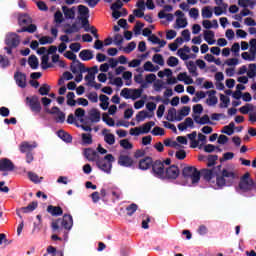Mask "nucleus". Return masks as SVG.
I'll return each mask as SVG.
<instances>
[{
  "mask_svg": "<svg viewBox=\"0 0 256 256\" xmlns=\"http://www.w3.org/2000/svg\"><path fill=\"white\" fill-rule=\"evenodd\" d=\"M152 174L158 179H165V165H163V161L156 160L152 162Z\"/></svg>",
  "mask_w": 256,
  "mask_h": 256,
  "instance_id": "obj_9",
  "label": "nucleus"
},
{
  "mask_svg": "<svg viewBox=\"0 0 256 256\" xmlns=\"http://www.w3.org/2000/svg\"><path fill=\"white\" fill-rule=\"evenodd\" d=\"M75 117L77 119H80V121H83V117H85V109L83 108H77L74 113Z\"/></svg>",
  "mask_w": 256,
  "mask_h": 256,
  "instance_id": "obj_57",
  "label": "nucleus"
},
{
  "mask_svg": "<svg viewBox=\"0 0 256 256\" xmlns=\"http://www.w3.org/2000/svg\"><path fill=\"white\" fill-rule=\"evenodd\" d=\"M153 165V158L146 156L145 158L141 159L138 164V169L141 171H147L148 169H151Z\"/></svg>",
  "mask_w": 256,
  "mask_h": 256,
  "instance_id": "obj_18",
  "label": "nucleus"
},
{
  "mask_svg": "<svg viewBox=\"0 0 256 256\" xmlns=\"http://www.w3.org/2000/svg\"><path fill=\"white\" fill-rule=\"evenodd\" d=\"M167 65L169 67H177L179 65V59L175 56H170L167 60Z\"/></svg>",
  "mask_w": 256,
  "mask_h": 256,
  "instance_id": "obj_50",
  "label": "nucleus"
},
{
  "mask_svg": "<svg viewBox=\"0 0 256 256\" xmlns=\"http://www.w3.org/2000/svg\"><path fill=\"white\" fill-rule=\"evenodd\" d=\"M187 69L192 77H199V72H197V65H195V62L189 61L187 63Z\"/></svg>",
  "mask_w": 256,
  "mask_h": 256,
  "instance_id": "obj_31",
  "label": "nucleus"
},
{
  "mask_svg": "<svg viewBox=\"0 0 256 256\" xmlns=\"http://www.w3.org/2000/svg\"><path fill=\"white\" fill-rule=\"evenodd\" d=\"M78 19H83L86 17V19H89V7L85 5H79L78 6Z\"/></svg>",
  "mask_w": 256,
  "mask_h": 256,
  "instance_id": "obj_28",
  "label": "nucleus"
},
{
  "mask_svg": "<svg viewBox=\"0 0 256 256\" xmlns=\"http://www.w3.org/2000/svg\"><path fill=\"white\" fill-rule=\"evenodd\" d=\"M176 25H177L178 29H185V27H187V25H188L187 19L186 18H177Z\"/></svg>",
  "mask_w": 256,
  "mask_h": 256,
  "instance_id": "obj_49",
  "label": "nucleus"
},
{
  "mask_svg": "<svg viewBox=\"0 0 256 256\" xmlns=\"http://www.w3.org/2000/svg\"><path fill=\"white\" fill-rule=\"evenodd\" d=\"M135 47H137V44L135 42H130L124 48V51H125V53H131L132 51H135Z\"/></svg>",
  "mask_w": 256,
  "mask_h": 256,
  "instance_id": "obj_63",
  "label": "nucleus"
},
{
  "mask_svg": "<svg viewBox=\"0 0 256 256\" xmlns=\"http://www.w3.org/2000/svg\"><path fill=\"white\" fill-rule=\"evenodd\" d=\"M54 21L58 25H60V23L63 21V13H61V11L55 12V14H54Z\"/></svg>",
  "mask_w": 256,
  "mask_h": 256,
  "instance_id": "obj_62",
  "label": "nucleus"
},
{
  "mask_svg": "<svg viewBox=\"0 0 256 256\" xmlns=\"http://www.w3.org/2000/svg\"><path fill=\"white\" fill-rule=\"evenodd\" d=\"M167 121H177V109L170 108L168 110Z\"/></svg>",
  "mask_w": 256,
  "mask_h": 256,
  "instance_id": "obj_40",
  "label": "nucleus"
},
{
  "mask_svg": "<svg viewBox=\"0 0 256 256\" xmlns=\"http://www.w3.org/2000/svg\"><path fill=\"white\" fill-rule=\"evenodd\" d=\"M113 161H115V157L112 154H107L104 158H99L96 162L98 169L104 171V173H111V169H113Z\"/></svg>",
  "mask_w": 256,
  "mask_h": 256,
  "instance_id": "obj_7",
  "label": "nucleus"
},
{
  "mask_svg": "<svg viewBox=\"0 0 256 256\" xmlns=\"http://www.w3.org/2000/svg\"><path fill=\"white\" fill-rule=\"evenodd\" d=\"M89 115L92 123H99L101 121V112L96 108L91 109Z\"/></svg>",
  "mask_w": 256,
  "mask_h": 256,
  "instance_id": "obj_27",
  "label": "nucleus"
},
{
  "mask_svg": "<svg viewBox=\"0 0 256 256\" xmlns=\"http://www.w3.org/2000/svg\"><path fill=\"white\" fill-rule=\"evenodd\" d=\"M11 65V62L9 61V58L5 55H0V67L2 69H7Z\"/></svg>",
  "mask_w": 256,
  "mask_h": 256,
  "instance_id": "obj_38",
  "label": "nucleus"
},
{
  "mask_svg": "<svg viewBox=\"0 0 256 256\" xmlns=\"http://www.w3.org/2000/svg\"><path fill=\"white\" fill-rule=\"evenodd\" d=\"M120 145L123 147V149H133V144H131V142H129L127 139L121 140Z\"/></svg>",
  "mask_w": 256,
  "mask_h": 256,
  "instance_id": "obj_64",
  "label": "nucleus"
},
{
  "mask_svg": "<svg viewBox=\"0 0 256 256\" xmlns=\"http://www.w3.org/2000/svg\"><path fill=\"white\" fill-rule=\"evenodd\" d=\"M35 147H37V144H30L29 142L24 141L19 146L20 153H31Z\"/></svg>",
  "mask_w": 256,
  "mask_h": 256,
  "instance_id": "obj_22",
  "label": "nucleus"
},
{
  "mask_svg": "<svg viewBox=\"0 0 256 256\" xmlns=\"http://www.w3.org/2000/svg\"><path fill=\"white\" fill-rule=\"evenodd\" d=\"M102 121L108 125V127H115V120L113 118L109 117L108 113H104L102 115Z\"/></svg>",
  "mask_w": 256,
  "mask_h": 256,
  "instance_id": "obj_36",
  "label": "nucleus"
},
{
  "mask_svg": "<svg viewBox=\"0 0 256 256\" xmlns=\"http://www.w3.org/2000/svg\"><path fill=\"white\" fill-rule=\"evenodd\" d=\"M204 41H206L208 45H215V32L212 30L204 31Z\"/></svg>",
  "mask_w": 256,
  "mask_h": 256,
  "instance_id": "obj_24",
  "label": "nucleus"
},
{
  "mask_svg": "<svg viewBox=\"0 0 256 256\" xmlns=\"http://www.w3.org/2000/svg\"><path fill=\"white\" fill-rule=\"evenodd\" d=\"M152 135H154L155 137L160 135L162 137L163 135H165V129H163L159 126H156L152 130Z\"/></svg>",
  "mask_w": 256,
  "mask_h": 256,
  "instance_id": "obj_55",
  "label": "nucleus"
},
{
  "mask_svg": "<svg viewBox=\"0 0 256 256\" xmlns=\"http://www.w3.org/2000/svg\"><path fill=\"white\" fill-rule=\"evenodd\" d=\"M37 207H39V203L37 201H33L30 204H28V206L17 209L16 215H18L20 219H23L21 213H33V211H35Z\"/></svg>",
  "mask_w": 256,
  "mask_h": 256,
  "instance_id": "obj_13",
  "label": "nucleus"
},
{
  "mask_svg": "<svg viewBox=\"0 0 256 256\" xmlns=\"http://www.w3.org/2000/svg\"><path fill=\"white\" fill-rule=\"evenodd\" d=\"M57 136L59 137V139H62V141H64V143H72L73 142V136H71V134H69L65 130H58Z\"/></svg>",
  "mask_w": 256,
  "mask_h": 256,
  "instance_id": "obj_23",
  "label": "nucleus"
},
{
  "mask_svg": "<svg viewBox=\"0 0 256 256\" xmlns=\"http://www.w3.org/2000/svg\"><path fill=\"white\" fill-rule=\"evenodd\" d=\"M84 155L88 161H95L96 163L101 158L99 156V153H97V151L93 150L92 148H86L84 151Z\"/></svg>",
  "mask_w": 256,
  "mask_h": 256,
  "instance_id": "obj_19",
  "label": "nucleus"
},
{
  "mask_svg": "<svg viewBox=\"0 0 256 256\" xmlns=\"http://www.w3.org/2000/svg\"><path fill=\"white\" fill-rule=\"evenodd\" d=\"M79 57L82 61H91L93 59V51L84 49L79 53Z\"/></svg>",
  "mask_w": 256,
  "mask_h": 256,
  "instance_id": "obj_30",
  "label": "nucleus"
},
{
  "mask_svg": "<svg viewBox=\"0 0 256 256\" xmlns=\"http://www.w3.org/2000/svg\"><path fill=\"white\" fill-rule=\"evenodd\" d=\"M202 17L203 19H211V17H213V11L209 9V6L202 9Z\"/></svg>",
  "mask_w": 256,
  "mask_h": 256,
  "instance_id": "obj_44",
  "label": "nucleus"
},
{
  "mask_svg": "<svg viewBox=\"0 0 256 256\" xmlns=\"http://www.w3.org/2000/svg\"><path fill=\"white\" fill-rule=\"evenodd\" d=\"M20 43L21 39H19V35L10 33L5 38L6 47H4V51H6L8 55H13V49H17Z\"/></svg>",
  "mask_w": 256,
  "mask_h": 256,
  "instance_id": "obj_5",
  "label": "nucleus"
},
{
  "mask_svg": "<svg viewBox=\"0 0 256 256\" xmlns=\"http://www.w3.org/2000/svg\"><path fill=\"white\" fill-rule=\"evenodd\" d=\"M122 7H123V2L121 0H117L111 5L110 9L112 11H119V9H121Z\"/></svg>",
  "mask_w": 256,
  "mask_h": 256,
  "instance_id": "obj_59",
  "label": "nucleus"
},
{
  "mask_svg": "<svg viewBox=\"0 0 256 256\" xmlns=\"http://www.w3.org/2000/svg\"><path fill=\"white\" fill-rule=\"evenodd\" d=\"M240 113H242V115H247L249 114V111H253V104H246L242 107L239 108Z\"/></svg>",
  "mask_w": 256,
  "mask_h": 256,
  "instance_id": "obj_47",
  "label": "nucleus"
},
{
  "mask_svg": "<svg viewBox=\"0 0 256 256\" xmlns=\"http://www.w3.org/2000/svg\"><path fill=\"white\" fill-rule=\"evenodd\" d=\"M236 177L235 172L227 170L226 168H220V172H218V177L216 178V184L218 187H225L227 181L233 182Z\"/></svg>",
  "mask_w": 256,
  "mask_h": 256,
  "instance_id": "obj_3",
  "label": "nucleus"
},
{
  "mask_svg": "<svg viewBox=\"0 0 256 256\" xmlns=\"http://www.w3.org/2000/svg\"><path fill=\"white\" fill-rule=\"evenodd\" d=\"M72 227L73 216H71V214H64L63 218H59L51 224L53 233H61L63 229L71 231Z\"/></svg>",
  "mask_w": 256,
  "mask_h": 256,
  "instance_id": "obj_1",
  "label": "nucleus"
},
{
  "mask_svg": "<svg viewBox=\"0 0 256 256\" xmlns=\"http://www.w3.org/2000/svg\"><path fill=\"white\" fill-rule=\"evenodd\" d=\"M152 60L154 63H157V65H165V60L163 59V55L161 54H155Z\"/></svg>",
  "mask_w": 256,
  "mask_h": 256,
  "instance_id": "obj_51",
  "label": "nucleus"
},
{
  "mask_svg": "<svg viewBox=\"0 0 256 256\" xmlns=\"http://www.w3.org/2000/svg\"><path fill=\"white\" fill-rule=\"evenodd\" d=\"M222 167V165H218L213 169H203L201 173L204 181H207L209 183L211 179H215V177L217 179L219 173H221Z\"/></svg>",
  "mask_w": 256,
  "mask_h": 256,
  "instance_id": "obj_8",
  "label": "nucleus"
},
{
  "mask_svg": "<svg viewBox=\"0 0 256 256\" xmlns=\"http://www.w3.org/2000/svg\"><path fill=\"white\" fill-rule=\"evenodd\" d=\"M191 113V107L184 106L180 110H178L177 121H183V118L187 117Z\"/></svg>",
  "mask_w": 256,
  "mask_h": 256,
  "instance_id": "obj_26",
  "label": "nucleus"
},
{
  "mask_svg": "<svg viewBox=\"0 0 256 256\" xmlns=\"http://www.w3.org/2000/svg\"><path fill=\"white\" fill-rule=\"evenodd\" d=\"M206 95H208V99L206 100L207 105L209 107L215 106L217 103H219V99L217 98V91L216 90H209L206 92Z\"/></svg>",
  "mask_w": 256,
  "mask_h": 256,
  "instance_id": "obj_20",
  "label": "nucleus"
},
{
  "mask_svg": "<svg viewBox=\"0 0 256 256\" xmlns=\"http://www.w3.org/2000/svg\"><path fill=\"white\" fill-rule=\"evenodd\" d=\"M107 131L109 130L104 129L102 131L105 143H107L108 145H115V135H113L112 133H107Z\"/></svg>",
  "mask_w": 256,
  "mask_h": 256,
  "instance_id": "obj_29",
  "label": "nucleus"
},
{
  "mask_svg": "<svg viewBox=\"0 0 256 256\" xmlns=\"http://www.w3.org/2000/svg\"><path fill=\"white\" fill-rule=\"evenodd\" d=\"M247 75L250 79L256 77V64H249V70L247 72Z\"/></svg>",
  "mask_w": 256,
  "mask_h": 256,
  "instance_id": "obj_53",
  "label": "nucleus"
},
{
  "mask_svg": "<svg viewBox=\"0 0 256 256\" xmlns=\"http://www.w3.org/2000/svg\"><path fill=\"white\" fill-rule=\"evenodd\" d=\"M26 103L30 107L32 113H41V102L39 101V96L33 95L32 97H26Z\"/></svg>",
  "mask_w": 256,
  "mask_h": 256,
  "instance_id": "obj_10",
  "label": "nucleus"
},
{
  "mask_svg": "<svg viewBox=\"0 0 256 256\" xmlns=\"http://www.w3.org/2000/svg\"><path fill=\"white\" fill-rule=\"evenodd\" d=\"M14 80L16 85H18V87L21 89H25L27 87V75H25V73L16 72L14 74Z\"/></svg>",
  "mask_w": 256,
  "mask_h": 256,
  "instance_id": "obj_15",
  "label": "nucleus"
},
{
  "mask_svg": "<svg viewBox=\"0 0 256 256\" xmlns=\"http://www.w3.org/2000/svg\"><path fill=\"white\" fill-rule=\"evenodd\" d=\"M87 98L89 99V101H91V103H98L99 101V96L97 95V92H90L87 95Z\"/></svg>",
  "mask_w": 256,
  "mask_h": 256,
  "instance_id": "obj_58",
  "label": "nucleus"
},
{
  "mask_svg": "<svg viewBox=\"0 0 256 256\" xmlns=\"http://www.w3.org/2000/svg\"><path fill=\"white\" fill-rule=\"evenodd\" d=\"M137 209H138L137 204H135V203L130 204V205L126 208L128 217H131V216L135 213V211H137Z\"/></svg>",
  "mask_w": 256,
  "mask_h": 256,
  "instance_id": "obj_52",
  "label": "nucleus"
},
{
  "mask_svg": "<svg viewBox=\"0 0 256 256\" xmlns=\"http://www.w3.org/2000/svg\"><path fill=\"white\" fill-rule=\"evenodd\" d=\"M50 91H51V86L48 84H42L41 87L38 89L39 95H42V96L49 95Z\"/></svg>",
  "mask_w": 256,
  "mask_h": 256,
  "instance_id": "obj_37",
  "label": "nucleus"
},
{
  "mask_svg": "<svg viewBox=\"0 0 256 256\" xmlns=\"http://www.w3.org/2000/svg\"><path fill=\"white\" fill-rule=\"evenodd\" d=\"M47 213H50L52 217H61L63 215V208L61 206L49 205L47 207Z\"/></svg>",
  "mask_w": 256,
  "mask_h": 256,
  "instance_id": "obj_21",
  "label": "nucleus"
},
{
  "mask_svg": "<svg viewBox=\"0 0 256 256\" xmlns=\"http://www.w3.org/2000/svg\"><path fill=\"white\" fill-rule=\"evenodd\" d=\"M0 171H15V164L9 158L0 159Z\"/></svg>",
  "mask_w": 256,
  "mask_h": 256,
  "instance_id": "obj_17",
  "label": "nucleus"
},
{
  "mask_svg": "<svg viewBox=\"0 0 256 256\" xmlns=\"http://www.w3.org/2000/svg\"><path fill=\"white\" fill-rule=\"evenodd\" d=\"M158 18L159 19H166L167 21L171 22V21H173L174 16L171 13L166 14L165 11L161 10L158 13Z\"/></svg>",
  "mask_w": 256,
  "mask_h": 256,
  "instance_id": "obj_43",
  "label": "nucleus"
},
{
  "mask_svg": "<svg viewBox=\"0 0 256 256\" xmlns=\"http://www.w3.org/2000/svg\"><path fill=\"white\" fill-rule=\"evenodd\" d=\"M54 39L51 38V36H42L40 39H39V43L40 45H51V43H53Z\"/></svg>",
  "mask_w": 256,
  "mask_h": 256,
  "instance_id": "obj_48",
  "label": "nucleus"
},
{
  "mask_svg": "<svg viewBox=\"0 0 256 256\" xmlns=\"http://www.w3.org/2000/svg\"><path fill=\"white\" fill-rule=\"evenodd\" d=\"M114 43L117 47H121L123 45V36L121 34H115Z\"/></svg>",
  "mask_w": 256,
  "mask_h": 256,
  "instance_id": "obj_61",
  "label": "nucleus"
},
{
  "mask_svg": "<svg viewBox=\"0 0 256 256\" xmlns=\"http://www.w3.org/2000/svg\"><path fill=\"white\" fill-rule=\"evenodd\" d=\"M18 23L22 28L17 30V33H35L37 31V25L33 24V18L29 14H20Z\"/></svg>",
  "mask_w": 256,
  "mask_h": 256,
  "instance_id": "obj_2",
  "label": "nucleus"
},
{
  "mask_svg": "<svg viewBox=\"0 0 256 256\" xmlns=\"http://www.w3.org/2000/svg\"><path fill=\"white\" fill-rule=\"evenodd\" d=\"M135 161L129 155H120L118 157V165L121 167H133Z\"/></svg>",
  "mask_w": 256,
  "mask_h": 256,
  "instance_id": "obj_16",
  "label": "nucleus"
},
{
  "mask_svg": "<svg viewBox=\"0 0 256 256\" xmlns=\"http://www.w3.org/2000/svg\"><path fill=\"white\" fill-rule=\"evenodd\" d=\"M131 99L133 101H135L136 99H139V97H141V95H143V89H131Z\"/></svg>",
  "mask_w": 256,
  "mask_h": 256,
  "instance_id": "obj_46",
  "label": "nucleus"
},
{
  "mask_svg": "<svg viewBox=\"0 0 256 256\" xmlns=\"http://www.w3.org/2000/svg\"><path fill=\"white\" fill-rule=\"evenodd\" d=\"M179 167L176 165H171L170 167L164 170V179H177L179 177Z\"/></svg>",
  "mask_w": 256,
  "mask_h": 256,
  "instance_id": "obj_14",
  "label": "nucleus"
},
{
  "mask_svg": "<svg viewBox=\"0 0 256 256\" xmlns=\"http://www.w3.org/2000/svg\"><path fill=\"white\" fill-rule=\"evenodd\" d=\"M82 142L84 145H91L93 143V136L91 135V133L82 134Z\"/></svg>",
  "mask_w": 256,
  "mask_h": 256,
  "instance_id": "obj_42",
  "label": "nucleus"
},
{
  "mask_svg": "<svg viewBox=\"0 0 256 256\" xmlns=\"http://www.w3.org/2000/svg\"><path fill=\"white\" fill-rule=\"evenodd\" d=\"M47 253L52 256H63V252L61 250H57V248L53 246L47 247Z\"/></svg>",
  "mask_w": 256,
  "mask_h": 256,
  "instance_id": "obj_39",
  "label": "nucleus"
},
{
  "mask_svg": "<svg viewBox=\"0 0 256 256\" xmlns=\"http://www.w3.org/2000/svg\"><path fill=\"white\" fill-rule=\"evenodd\" d=\"M224 129H229V131H221L225 135H233L235 133V122H230L229 125L224 126Z\"/></svg>",
  "mask_w": 256,
  "mask_h": 256,
  "instance_id": "obj_41",
  "label": "nucleus"
},
{
  "mask_svg": "<svg viewBox=\"0 0 256 256\" xmlns=\"http://www.w3.org/2000/svg\"><path fill=\"white\" fill-rule=\"evenodd\" d=\"M121 97H124V99H131V89L130 88H124L120 92Z\"/></svg>",
  "mask_w": 256,
  "mask_h": 256,
  "instance_id": "obj_60",
  "label": "nucleus"
},
{
  "mask_svg": "<svg viewBox=\"0 0 256 256\" xmlns=\"http://www.w3.org/2000/svg\"><path fill=\"white\" fill-rule=\"evenodd\" d=\"M62 11L66 19H75V11H76L75 6H73L72 8H69L67 6H62Z\"/></svg>",
  "mask_w": 256,
  "mask_h": 256,
  "instance_id": "obj_25",
  "label": "nucleus"
},
{
  "mask_svg": "<svg viewBox=\"0 0 256 256\" xmlns=\"http://www.w3.org/2000/svg\"><path fill=\"white\" fill-rule=\"evenodd\" d=\"M217 159H219V156L217 155H209L208 156V163H207V167H213L215 166V163H217Z\"/></svg>",
  "mask_w": 256,
  "mask_h": 256,
  "instance_id": "obj_54",
  "label": "nucleus"
},
{
  "mask_svg": "<svg viewBox=\"0 0 256 256\" xmlns=\"http://www.w3.org/2000/svg\"><path fill=\"white\" fill-rule=\"evenodd\" d=\"M144 71H149L150 73H154V71H159V66L153 65V63L151 61H147L144 64Z\"/></svg>",
  "mask_w": 256,
  "mask_h": 256,
  "instance_id": "obj_35",
  "label": "nucleus"
},
{
  "mask_svg": "<svg viewBox=\"0 0 256 256\" xmlns=\"http://www.w3.org/2000/svg\"><path fill=\"white\" fill-rule=\"evenodd\" d=\"M70 71H72L74 75H77V73L79 72L87 73V71H89V68L85 67V64L81 63V61L74 60V62H72L70 66Z\"/></svg>",
  "mask_w": 256,
  "mask_h": 256,
  "instance_id": "obj_12",
  "label": "nucleus"
},
{
  "mask_svg": "<svg viewBox=\"0 0 256 256\" xmlns=\"http://www.w3.org/2000/svg\"><path fill=\"white\" fill-rule=\"evenodd\" d=\"M220 108H227L229 107V103H231V99L228 96H225L224 94H220Z\"/></svg>",
  "mask_w": 256,
  "mask_h": 256,
  "instance_id": "obj_34",
  "label": "nucleus"
},
{
  "mask_svg": "<svg viewBox=\"0 0 256 256\" xmlns=\"http://www.w3.org/2000/svg\"><path fill=\"white\" fill-rule=\"evenodd\" d=\"M79 21H81V25L84 28V31L89 32L90 28L89 27V18L84 17V18H79Z\"/></svg>",
  "mask_w": 256,
  "mask_h": 256,
  "instance_id": "obj_56",
  "label": "nucleus"
},
{
  "mask_svg": "<svg viewBox=\"0 0 256 256\" xmlns=\"http://www.w3.org/2000/svg\"><path fill=\"white\" fill-rule=\"evenodd\" d=\"M253 187H255V181L251 179V174L246 172L242 177H240V181L238 184V188L236 191H242V193H249V191H253Z\"/></svg>",
  "mask_w": 256,
  "mask_h": 256,
  "instance_id": "obj_4",
  "label": "nucleus"
},
{
  "mask_svg": "<svg viewBox=\"0 0 256 256\" xmlns=\"http://www.w3.org/2000/svg\"><path fill=\"white\" fill-rule=\"evenodd\" d=\"M182 176L184 179H191L192 185L201 181V172L195 166H186L182 169Z\"/></svg>",
  "mask_w": 256,
  "mask_h": 256,
  "instance_id": "obj_6",
  "label": "nucleus"
},
{
  "mask_svg": "<svg viewBox=\"0 0 256 256\" xmlns=\"http://www.w3.org/2000/svg\"><path fill=\"white\" fill-rule=\"evenodd\" d=\"M147 117H151V116H149V113H147V111L142 110L136 115V121H138V123H141V121H145Z\"/></svg>",
  "mask_w": 256,
  "mask_h": 256,
  "instance_id": "obj_45",
  "label": "nucleus"
},
{
  "mask_svg": "<svg viewBox=\"0 0 256 256\" xmlns=\"http://www.w3.org/2000/svg\"><path fill=\"white\" fill-rule=\"evenodd\" d=\"M28 65L31 67V69H38L39 68V59L35 55H31L28 58Z\"/></svg>",
  "mask_w": 256,
  "mask_h": 256,
  "instance_id": "obj_32",
  "label": "nucleus"
},
{
  "mask_svg": "<svg viewBox=\"0 0 256 256\" xmlns=\"http://www.w3.org/2000/svg\"><path fill=\"white\" fill-rule=\"evenodd\" d=\"M155 127V123L153 121H149L145 123L142 127H135L130 129V135L139 136L141 134H147L151 131V128Z\"/></svg>",
  "mask_w": 256,
  "mask_h": 256,
  "instance_id": "obj_11",
  "label": "nucleus"
},
{
  "mask_svg": "<svg viewBox=\"0 0 256 256\" xmlns=\"http://www.w3.org/2000/svg\"><path fill=\"white\" fill-rule=\"evenodd\" d=\"M41 67L42 69H50L51 67H53V64L49 63V54H44L41 57Z\"/></svg>",
  "mask_w": 256,
  "mask_h": 256,
  "instance_id": "obj_33",
  "label": "nucleus"
}]
</instances>
